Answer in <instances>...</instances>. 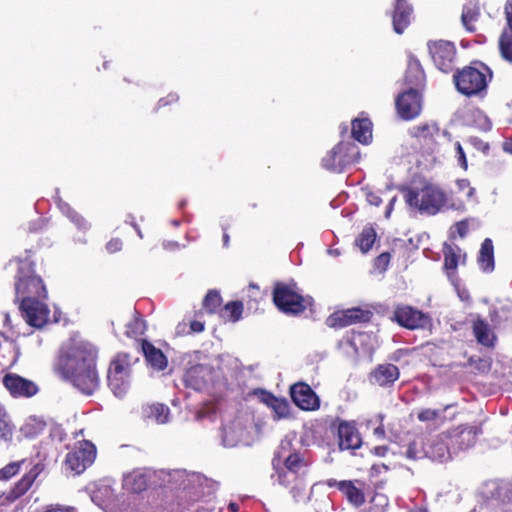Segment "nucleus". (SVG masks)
<instances>
[{"mask_svg": "<svg viewBox=\"0 0 512 512\" xmlns=\"http://www.w3.org/2000/svg\"><path fill=\"white\" fill-rule=\"evenodd\" d=\"M97 349L89 343L67 347L59 354L54 371L85 395H92L100 384Z\"/></svg>", "mask_w": 512, "mask_h": 512, "instance_id": "obj_1", "label": "nucleus"}, {"mask_svg": "<svg viewBox=\"0 0 512 512\" xmlns=\"http://www.w3.org/2000/svg\"><path fill=\"white\" fill-rule=\"evenodd\" d=\"M15 299H47V289L42 278L35 273V265L28 259L18 261L15 276Z\"/></svg>", "mask_w": 512, "mask_h": 512, "instance_id": "obj_2", "label": "nucleus"}, {"mask_svg": "<svg viewBox=\"0 0 512 512\" xmlns=\"http://www.w3.org/2000/svg\"><path fill=\"white\" fill-rule=\"evenodd\" d=\"M492 73L488 66L479 63V66L468 65L457 70L453 75L456 90L467 97L478 96L486 91Z\"/></svg>", "mask_w": 512, "mask_h": 512, "instance_id": "obj_3", "label": "nucleus"}, {"mask_svg": "<svg viewBox=\"0 0 512 512\" xmlns=\"http://www.w3.org/2000/svg\"><path fill=\"white\" fill-rule=\"evenodd\" d=\"M404 197L409 206L429 215L437 214L447 204L446 192L433 183H425L419 189H407Z\"/></svg>", "mask_w": 512, "mask_h": 512, "instance_id": "obj_4", "label": "nucleus"}, {"mask_svg": "<svg viewBox=\"0 0 512 512\" xmlns=\"http://www.w3.org/2000/svg\"><path fill=\"white\" fill-rule=\"evenodd\" d=\"M272 301L280 312L293 316L305 312L309 305L308 299L300 293L297 283L293 280L290 282H275Z\"/></svg>", "mask_w": 512, "mask_h": 512, "instance_id": "obj_5", "label": "nucleus"}, {"mask_svg": "<svg viewBox=\"0 0 512 512\" xmlns=\"http://www.w3.org/2000/svg\"><path fill=\"white\" fill-rule=\"evenodd\" d=\"M138 361L127 352H118L110 361L107 371L108 386L113 394L124 397L131 386L132 366Z\"/></svg>", "mask_w": 512, "mask_h": 512, "instance_id": "obj_6", "label": "nucleus"}, {"mask_svg": "<svg viewBox=\"0 0 512 512\" xmlns=\"http://www.w3.org/2000/svg\"><path fill=\"white\" fill-rule=\"evenodd\" d=\"M358 155V147L354 143L341 141L326 153L321 165L329 172L341 173L357 160Z\"/></svg>", "mask_w": 512, "mask_h": 512, "instance_id": "obj_7", "label": "nucleus"}, {"mask_svg": "<svg viewBox=\"0 0 512 512\" xmlns=\"http://www.w3.org/2000/svg\"><path fill=\"white\" fill-rule=\"evenodd\" d=\"M391 320L408 330H431L433 323L429 314L411 305L399 304L393 311Z\"/></svg>", "mask_w": 512, "mask_h": 512, "instance_id": "obj_8", "label": "nucleus"}, {"mask_svg": "<svg viewBox=\"0 0 512 512\" xmlns=\"http://www.w3.org/2000/svg\"><path fill=\"white\" fill-rule=\"evenodd\" d=\"M96 446L89 440L79 441L65 458V467L74 474H81L96 458Z\"/></svg>", "mask_w": 512, "mask_h": 512, "instance_id": "obj_9", "label": "nucleus"}, {"mask_svg": "<svg viewBox=\"0 0 512 512\" xmlns=\"http://www.w3.org/2000/svg\"><path fill=\"white\" fill-rule=\"evenodd\" d=\"M429 54L435 66L444 73L452 72L457 63V50L453 42L435 40L427 43Z\"/></svg>", "mask_w": 512, "mask_h": 512, "instance_id": "obj_10", "label": "nucleus"}, {"mask_svg": "<svg viewBox=\"0 0 512 512\" xmlns=\"http://www.w3.org/2000/svg\"><path fill=\"white\" fill-rule=\"evenodd\" d=\"M373 313L360 307H353L332 313L326 319V325L330 328L340 329L356 323H367Z\"/></svg>", "mask_w": 512, "mask_h": 512, "instance_id": "obj_11", "label": "nucleus"}, {"mask_svg": "<svg viewBox=\"0 0 512 512\" xmlns=\"http://www.w3.org/2000/svg\"><path fill=\"white\" fill-rule=\"evenodd\" d=\"M395 105L401 119L412 120L421 113L422 95L415 88H408L398 95Z\"/></svg>", "mask_w": 512, "mask_h": 512, "instance_id": "obj_12", "label": "nucleus"}, {"mask_svg": "<svg viewBox=\"0 0 512 512\" xmlns=\"http://www.w3.org/2000/svg\"><path fill=\"white\" fill-rule=\"evenodd\" d=\"M2 384L13 398H30L39 391L35 382L13 372L4 374Z\"/></svg>", "mask_w": 512, "mask_h": 512, "instance_id": "obj_13", "label": "nucleus"}, {"mask_svg": "<svg viewBox=\"0 0 512 512\" xmlns=\"http://www.w3.org/2000/svg\"><path fill=\"white\" fill-rule=\"evenodd\" d=\"M44 299L21 300L19 309L25 321L32 327L41 328L49 320L50 310L43 302Z\"/></svg>", "mask_w": 512, "mask_h": 512, "instance_id": "obj_14", "label": "nucleus"}, {"mask_svg": "<svg viewBox=\"0 0 512 512\" xmlns=\"http://www.w3.org/2000/svg\"><path fill=\"white\" fill-rule=\"evenodd\" d=\"M325 484L329 488L338 489L342 495L346 498L349 504L359 508L365 503V494L362 486L364 485L359 480H336L327 479Z\"/></svg>", "mask_w": 512, "mask_h": 512, "instance_id": "obj_15", "label": "nucleus"}, {"mask_svg": "<svg viewBox=\"0 0 512 512\" xmlns=\"http://www.w3.org/2000/svg\"><path fill=\"white\" fill-rule=\"evenodd\" d=\"M290 397L293 403L303 411H316L320 408V398L304 382H298L290 387Z\"/></svg>", "mask_w": 512, "mask_h": 512, "instance_id": "obj_16", "label": "nucleus"}, {"mask_svg": "<svg viewBox=\"0 0 512 512\" xmlns=\"http://www.w3.org/2000/svg\"><path fill=\"white\" fill-rule=\"evenodd\" d=\"M337 434L341 450H356L362 445L361 434L353 421H340Z\"/></svg>", "mask_w": 512, "mask_h": 512, "instance_id": "obj_17", "label": "nucleus"}, {"mask_svg": "<svg viewBox=\"0 0 512 512\" xmlns=\"http://www.w3.org/2000/svg\"><path fill=\"white\" fill-rule=\"evenodd\" d=\"M399 377L400 370L392 363L378 364L368 375L369 382L380 387L392 386Z\"/></svg>", "mask_w": 512, "mask_h": 512, "instance_id": "obj_18", "label": "nucleus"}, {"mask_svg": "<svg viewBox=\"0 0 512 512\" xmlns=\"http://www.w3.org/2000/svg\"><path fill=\"white\" fill-rule=\"evenodd\" d=\"M439 133V128L436 124H419L413 126L409 130L410 136L415 142L424 150L432 151L436 144V136Z\"/></svg>", "mask_w": 512, "mask_h": 512, "instance_id": "obj_19", "label": "nucleus"}, {"mask_svg": "<svg viewBox=\"0 0 512 512\" xmlns=\"http://www.w3.org/2000/svg\"><path fill=\"white\" fill-rule=\"evenodd\" d=\"M210 380L211 368L202 364H197L188 368L183 378L185 386L196 391L205 389Z\"/></svg>", "mask_w": 512, "mask_h": 512, "instance_id": "obj_20", "label": "nucleus"}, {"mask_svg": "<svg viewBox=\"0 0 512 512\" xmlns=\"http://www.w3.org/2000/svg\"><path fill=\"white\" fill-rule=\"evenodd\" d=\"M472 333L479 345L490 350H493L496 347L498 337L486 320L480 317L473 320Z\"/></svg>", "mask_w": 512, "mask_h": 512, "instance_id": "obj_21", "label": "nucleus"}, {"mask_svg": "<svg viewBox=\"0 0 512 512\" xmlns=\"http://www.w3.org/2000/svg\"><path fill=\"white\" fill-rule=\"evenodd\" d=\"M36 477L37 473H33L32 471L24 474L8 492H4L0 495L1 504H11L25 495L33 485Z\"/></svg>", "mask_w": 512, "mask_h": 512, "instance_id": "obj_22", "label": "nucleus"}, {"mask_svg": "<svg viewBox=\"0 0 512 512\" xmlns=\"http://www.w3.org/2000/svg\"><path fill=\"white\" fill-rule=\"evenodd\" d=\"M426 75L420 61L410 56L405 71L404 82L408 88H415L417 91L425 86Z\"/></svg>", "mask_w": 512, "mask_h": 512, "instance_id": "obj_23", "label": "nucleus"}, {"mask_svg": "<svg viewBox=\"0 0 512 512\" xmlns=\"http://www.w3.org/2000/svg\"><path fill=\"white\" fill-rule=\"evenodd\" d=\"M412 12L413 8L406 0H395L392 22L397 34H402L410 25Z\"/></svg>", "mask_w": 512, "mask_h": 512, "instance_id": "obj_24", "label": "nucleus"}, {"mask_svg": "<svg viewBox=\"0 0 512 512\" xmlns=\"http://www.w3.org/2000/svg\"><path fill=\"white\" fill-rule=\"evenodd\" d=\"M428 443L426 445V458L440 463L451 458L448 445L441 437H428Z\"/></svg>", "mask_w": 512, "mask_h": 512, "instance_id": "obj_25", "label": "nucleus"}, {"mask_svg": "<svg viewBox=\"0 0 512 512\" xmlns=\"http://www.w3.org/2000/svg\"><path fill=\"white\" fill-rule=\"evenodd\" d=\"M141 346L147 362L154 369L162 371L167 367V358L159 348H156L151 342H149L146 339H142Z\"/></svg>", "mask_w": 512, "mask_h": 512, "instance_id": "obj_26", "label": "nucleus"}, {"mask_svg": "<svg viewBox=\"0 0 512 512\" xmlns=\"http://www.w3.org/2000/svg\"><path fill=\"white\" fill-rule=\"evenodd\" d=\"M482 433L480 427L474 425H461L459 432L455 435L456 443L459 449L466 450L474 446L477 442V437Z\"/></svg>", "mask_w": 512, "mask_h": 512, "instance_id": "obj_27", "label": "nucleus"}, {"mask_svg": "<svg viewBox=\"0 0 512 512\" xmlns=\"http://www.w3.org/2000/svg\"><path fill=\"white\" fill-rule=\"evenodd\" d=\"M142 415L157 424H165L169 421L170 409L162 403L148 404L142 407Z\"/></svg>", "mask_w": 512, "mask_h": 512, "instance_id": "obj_28", "label": "nucleus"}, {"mask_svg": "<svg viewBox=\"0 0 512 512\" xmlns=\"http://www.w3.org/2000/svg\"><path fill=\"white\" fill-rule=\"evenodd\" d=\"M477 262L480 269L485 273H489L494 270V247L490 238H486L482 242L479 255L477 257Z\"/></svg>", "mask_w": 512, "mask_h": 512, "instance_id": "obj_29", "label": "nucleus"}, {"mask_svg": "<svg viewBox=\"0 0 512 512\" xmlns=\"http://www.w3.org/2000/svg\"><path fill=\"white\" fill-rule=\"evenodd\" d=\"M352 137L362 143L367 144L372 138V122L368 118H356L352 121Z\"/></svg>", "mask_w": 512, "mask_h": 512, "instance_id": "obj_30", "label": "nucleus"}, {"mask_svg": "<svg viewBox=\"0 0 512 512\" xmlns=\"http://www.w3.org/2000/svg\"><path fill=\"white\" fill-rule=\"evenodd\" d=\"M222 305V297L219 291L210 289L202 301V309L195 313V317H201L204 312L207 314H215L220 311Z\"/></svg>", "mask_w": 512, "mask_h": 512, "instance_id": "obj_31", "label": "nucleus"}, {"mask_svg": "<svg viewBox=\"0 0 512 512\" xmlns=\"http://www.w3.org/2000/svg\"><path fill=\"white\" fill-rule=\"evenodd\" d=\"M428 437L417 436L407 446L405 457L409 460L417 461L426 458V445Z\"/></svg>", "mask_w": 512, "mask_h": 512, "instance_id": "obj_32", "label": "nucleus"}, {"mask_svg": "<svg viewBox=\"0 0 512 512\" xmlns=\"http://www.w3.org/2000/svg\"><path fill=\"white\" fill-rule=\"evenodd\" d=\"M461 249L456 245L444 244V269L450 277L455 274L459 264Z\"/></svg>", "mask_w": 512, "mask_h": 512, "instance_id": "obj_33", "label": "nucleus"}, {"mask_svg": "<svg viewBox=\"0 0 512 512\" xmlns=\"http://www.w3.org/2000/svg\"><path fill=\"white\" fill-rule=\"evenodd\" d=\"M14 425L6 408L0 403V442H11L13 438Z\"/></svg>", "mask_w": 512, "mask_h": 512, "instance_id": "obj_34", "label": "nucleus"}, {"mask_svg": "<svg viewBox=\"0 0 512 512\" xmlns=\"http://www.w3.org/2000/svg\"><path fill=\"white\" fill-rule=\"evenodd\" d=\"M307 466L303 455L299 452H292L284 459V469L294 475V480H298V473Z\"/></svg>", "mask_w": 512, "mask_h": 512, "instance_id": "obj_35", "label": "nucleus"}, {"mask_svg": "<svg viewBox=\"0 0 512 512\" xmlns=\"http://www.w3.org/2000/svg\"><path fill=\"white\" fill-rule=\"evenodd\" d=\"M243 313V303L241 301H230L220 309V317L225 321L237 322L241 319Z\"/></svg>", "mask_w": 512, "mask_h": 512, "instance_id": "obj_36", "label": "nucleus"}, {"mask_svg": "<svg viewBox=\"0 0 512 512\" xmlns=\"http://www.w3.org/2000/svg\"><path fill=\"white\" fill-rule=\"evenodd\" d=\"M376 231L372 226L365 227L355 240V244L362 253H367L376 240Z\"/></svg>", "mask_w": 512, "mask_h": 512, "instance_id": "obj_37", "label": "nucleus"}, {"mask_svg": "<svg viewBox=\"0 0 512 512\" xmlns=\"http://www.w3.org/2000/svg\"><path fill=\"white\" fill-rule=\"evenodd\" d=\"M146 330V322L138 312L127 323L125 334L130 338H138L142 336Z\"/></svg>", "mask_w": 512, "mask_h": 512, "instance_id": "obj_38", "label": "nucleus"}, {"mask_svg": "<svg viewBox=\"0 0 512 512\" xmlns=\"http://www.w3.org/2000/svg\"><path fill=\"white\" fill-rule=\"evenodd\" d=\"M499 51L501 57L512 64V31L508 32L504 30L498 41Z\"/></svg>", "mask_w": 512, "mask_h": 512, "instance_id": "obj_39", "label": "nucleus"}, {"mask_svg": "<svg viewBox=\"0 0 512 512\" xmlns=\"http://www.w3.org/2000/svg\"><path fill=\"white\" fill-rule=\"evenodd\" d=\"M479 11L475 7L464 6L461 14V22L468 32H475V23L479 18Z\"/></svg>", "mask_w": 512, "mask_h": 512, "instance_id": "obj_40", "label": "nucleus"}, {"mask_svg": "<svg viewBox=\"0 0 512 512\" xmlns=\"http://www.w3.org/2000/svg\"><path fill=\"white\" fill-rule=\"evenodd\" d=\"M125 485L134 493H140L147 489L146 476L141 473H132L125 478Z\"/></svg>", "mask_w": 512, "mask_h": 512, "instance_id": "obj_41", "label": "nucleus"}, {"mask_svg": "<svg viewBox=\"0 0 512 512\" xmlns=\"http://www.w3.org/2000/svg\"><path fill=\"white\" fill-rule=\"evenodd\" d=\"M46 427V423L36 418H30L22 427V431L26 437L34 438L40 435Z\"/></svg>", "mask_w": 512, "mask_h": 512, "instance_id": "obj_42", "label": "nucleus"}, {"mask_svg": "<svg viewBox=\"0 0 512 512\" xmlns=\"http://www.w3.org/2000/svg\"><path fill=\"white\" fill-rule=\"evenodd\" d=\"M61 211L66 215L71 222H73L79 229L86 230L89 226L88 222L85 218L79 214L76 210H74L70 205L63 204L61 206Z\"/></svg>", "mask_w": 512, "mask_h": 512, "instance_id": "obj_43", "label": "nucleus"}, {"mask_svg": "<svg viewBox=\"0 0 512 512\" xmlns=\"http://www.w3.org/2000/svg\"><path fill=\"white\" fill-rule=\"evenodd\" d=\"M273 467L276 469L277 480L280 485L288 487L294 480V475H292L288 470L284 468H279L280 457H274L272 460Z\"/></svg>", "mask_w": 512, "mask_h": 512, "instance_id": "obj_44", "label": "nucleus"}, {"mask_svg": "<svg viewBox=\"0 0 512 512\" xmlns=\"http://www.w3.org/2000/svg\"><path fill=\"white\" fill-rule=\"evenodd\" d=\"M278 419L287 418L290 416V404L285 398H277L271 406Z\"/></svg>", "mask_w": 512, "mask_h": 512, "instance_id": "obj_45", "label": "nucleus"}, {"mask_svg": "<svg viewBox=\"0 0 512 512\" xmlns=\"http://www.w3.org/2000/svg\"><path fill=\"white\" fill-rule=\"evenodd\" d=\"M24 463V460L17 462H10L0 469V479L1 480H9L19 473L21 465Z\"/></svg>", "mask_w": 512, "mask_h": 512, "instance_id": "obj_46", "label": "nucleus"}, {"mask_svg": "<svg viewBox=\"0 0 512 512\" xmlns=\"http://www.w3.org/2000/svg\"><path fill=\"white\" fill-rule=\"evenodd\" d=\"M439 417V411L435 409H422L418 412L417 418L421 422L434 421Z\"/></svg>", "mask_w": 512, "mask_h": 512, "instance_id": "obj_47", "label": "nucleus"}, {"mask_svg": "<svg viewBox=\"0 0 512 512\" xmlns=\"http://www.w3.org/2000/svg\"><path fill=\"white\" fill-rule=\"evenodd\" d=\"M391 255L389 252H383L375 258L374 265L377 269L385 271L390 263Z\"/></svg>", "mask_w": 512, "mask_h": 512, "instance_id": "obj_48", "label": "nucleus"}, {"mask_svg": "<svg viewBox=\"0 0 512 512\" xmlns=\"http://www.w3.org/2000/svg\"><path fill=\"white\" fill-rule=\"evenodd\" d=\"M256 394L258 395L259 397V400L264 403L265 405H267L269 408H271V406L273 405V403L276 401V399L278 397H276L273 393L267 391V390H264V389H259Z\"/></svg>", "mask_w": 512, "mask_h": 512, "instance_id": "obj_49", "label": "nucleus"}, {"mask_svg": "<svg viewBox=\"0 0 512 512\" xmlns=\"http://www.w3.org/2000/svg\"><path fill=\"white\" fill-rule=\"evenodd\" d=\"M178 100H179V96L176 93H169L167 96L159 99L157 106H156V110H158L162 107H166L168 105L175 104L178 102Z\"/></svg>", "mask_w": 512, "mask_h": 512, "instance_id": "obj_50", "label": "nucleus"}, {"mask_svg": "<svg viewBox=\"0 0 512 512\" xmlns=\"http://www.w3.org/2000/svg\"><path fill=\"white\" fill-rule=\"evenodd\" d=\"M122 248L123 241L118 237L112 238L106 243V250L111 254L121 251Z\"/></svg>", "mask_w": 512, "mask_h": 512, "instance_id": "obj_51", "label": "nucleus"}, {"mask_svg": "<svg viewBox=\"0 0 512 512\" xmlns=\"http://www.w3.org/2000/svg\"><path fill=\"white\" fill-rule=\"evenodd\" d=\"M455 149H456L457 159H458V163H459L460 167L463 168L464 170H467L468 163H467L465 152H464L463 147L460 142L457 141L455 143Z\"/></svg>", "mask_w": 512, "mask_h": 512, "instance_id": "obj_52", "label": "nucleus"}, {"mask_svg": "<svg viewBox=\"0 0 512 512\" xmlns=\"http://www.w3.org/2000/svg\"><path fill=\"white\" fill-rule=\"evenodd\" d=\"M74 508L71 506H64L60 504H51L46 507L43 512H73Z\"/></svg>", "mask_w": 512, "mask_h": 512, "instance_id": "obj_53", "label": "nucleus"}, {"mask_svg": "<svg viewBox=\"0 0 512 512\" xmlns=\"http://www.w3.org/2000/svg\"><path fill=\"white\" fill-rule=\"evenodd\" d=\"M455 229H456V232L458 233V235L462 238H464L467 233H468V230H469V224L466 220H461V221H458L456 224H455Z\"/></svg>", "mask_w": 512, "mask_h": 512, "instance_id": "obj_54", "label": "nucleus"}, {"mask_svg": "<svg viewBox=\"0 0 512 512\" xmlns=\"http://www.w3.org/2000/svg\"><path fill=\"white\" fill-rule=\"evenodd\" d=\"M366 200L373 206H379L382 203L380 196L375 192H368L366 194Z\"/></svg>", "mask_w": 512, "mask_h": 512, "instance_id": "obj_55", "label": "nucleus"}, {"mask_svg": "<svg viewBox=\"0 0 512 512\" xmlns=\"http://www.w3.org/2000/svg\"><path fill=\"white\" fill-rule=\"evenodd\" d=\"M205 329V324L199 320H193L190 322V330L192 333H201Z\"/></svg>", "mask_w": 512, "mask_h": 512, "instance_id": "obj_56", "label": "nucleus"}, {"mask_svg": "<svg viewBox=\"0 0 512 512\" xmlns=\"http://www.w3.org/2000/svg\"><path fill=\"white\" fill-rule=\"evenodd\" d=\"M505 16L507 20V24L512 31V0L508 1L505 6Z\"/></svg>", "mask_w": 512, "mask_h": 512, "instance_id": "obj_57", "label": "nucleus"}, {"mask_svg": "<svg viewBox=\"0 0 512 512\" xmlns=\"http://www.w3.org/2000/svg\"><path fill=\"white\" fill-rule=\"evenodd\" d=\"M389 448L388 446L386 445H379V446H375L372 450L373 454L378 456V457H384L386 456L387 452H388Z\"/></svg>", "mask_w": 512, "mask_h": 512, "instance_id": "obj_58", "label": "nucleus"}, {"mask_svg": "<svg viewBox=\"0 0 512 512\" xmlns=\"http://www.w3.org/2000/svg\"><path fill=\"white\" fill-rule=\"evenodd\" d=\"M124 82L128 83V84H132V85H135V86H139L140 85V79L137 78L136 76H125L124 77Z\"/></svg>", "mask_w": 512, "mask_h": 512, "instance_id": "obj_59", "label": "nucleus"}, {"mask_svg": "<svg viewBox=\"0 0 512 512\" xmlns=\"http://www.w3.org/2000/svg\"><path fill=\"white\" fill-rule=\"evenodd\" d=\"M249 292L251 293V296H253L255 299L257 298L258 295H261L260 288L254 284L249 285Z\"/></svg>", "mask_w": 512, "mask_h": 512, "instance_id": "obj_60", "label": "nucleus"}, {"mask_svg": "<svg viewBox=\"0 0 512 512\" xmlns=\"http://www.w3.org/2000/svg\"><path fill=\"white\" fill-rule=\"evenodd\" d=\"M477 361H478V363H476V367L478 369L482 368L484 370V369H489L490 368V363L487 360L482 359V358H478Z\"/></svg>", "mask_w": 512, "mask_h": 512, "instance_id": "obj_61", "label": "nucleus"}, {"mask_svg": "<svg viewBox=\"0 0 512 512\" xmlns=\"http://www.w3.org/2000/svg\"><path fill=\"white\" fill-rule=\"evenodd\" d=\"M302 490H303V487L299 486V485L292 487L291 494H292L293 498L297 499L298 497H300L302 494Z\"/></svg>", "mask_w": 512, "mask_h": 512, "instance_id": "obj_62", "label": "nucleus"}, {"mask_svg": "<svg viewBox=\"0 0 512 512\" xmlns=\"http://www.w3.org/2000/svg\"><path fill=\"white\" fill-rule=\"evenodd\" d=\"M503 149L504 151L512 154V138L508 139L503 143Z\"/></svg>", "mask_w": 512, "mask_h": 512, "instance_id": "obj_63", "label": "nucleus"}, {"mask_svg": "<svg viewBox=\"0 0 512 512\" xmlns=\"http://www.w3.org/2000/svg\"><path fill=\"white\" fill-rule=\"evenodd\" d=\"M408 512H428L427 508L424 507H414L410 509Z\"/></svg>", "mask_w": 512, "mask_h": 512, "instance_id": "obj_64", "label": "nucleus"}]
</instances>
